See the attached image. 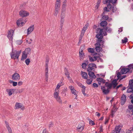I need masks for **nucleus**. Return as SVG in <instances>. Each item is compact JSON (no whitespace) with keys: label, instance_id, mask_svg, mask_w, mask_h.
Here are the masks:
<instances>
[{"label":"nucleus","instance_id":"obj_1","mask_svg":"<svg viewBox=\"0 0 133 133\" xmlns=\"http://www.w3.org/2000/svg\"><path fill=\"white\" fill-rule=\"evenodd\" d=\"M21 52V50H20L19 52L17 51V50L14 51L13 49L12 48V52L10 54V55L11 58L14 59H18Z\"/></svg>","mask_w":133,"mask_h":133},{"label":"nucleus","instance_id":"obj_2","mask_svg":"<svg viewBox=\"0 0 133 133\" xmlns=\"http://www.w3.org/2000/svg\"><path fill=\"white\" fill-rule=\"evenodd\" d=\"M129 85L130 87L127 90V92L130 93L132 92L133 94V79L129 81Z\"/></svg>","mask_w":133,"mask_h":133},{"label":"nucleus","instance_id":"obj_3","mask_svg":"<svg viewBox=\"0 0 133 133\" xmlns=\"http://www.w3.org/2000/svg\"><path fill=\"white\" fill-rule=\"evenodd\" d=\"M88 68L87 69V70L88 71H91L94 70V68L93 67H95L96 68H97L96 65L93 63L89 64L88 65Z\"/></svg>","mask_w":133,"mask_h":133},{"label":"nucleus","instance_id":"obj_4","mask_svg":"<svg viewBox=\"0 0 133 133\" xmlns=\"http://www.w3.org/2000/svg\"><path fill=\"white\" fill-rule=\"evenodd\" d=\"M20 78L19 75L16 72H15L12 76V79L15 81L19 80Z\"/></svg>","mask_w":133,"mask_h":133},{"label":"nucleus","instance_id":"obj_5","mask_svg":"<svg viewBox=\"0 0 133 133\" xmlns=\"http://www.w3.org/2000/svg\"><path fill=\"white\" fill-rule=\"evenodd\" d=\"M15 109L21 108L23 110L25 109V107L24 105H23L22 104L18 103H16L15 105Z\"/></svg>","mask_w":133,"mask_h":133},{"label":"nucleus","instance_id":"obj_6","mask_svg":"<svg viewBox=\"0 0 133 133\" xmlns=\"http://www.w3.org/2000/svg\"><path fill=\"white\" fill-rule=\"evenodd\" d=\"M23 18H22L19 19L17 21L16 23L17 25L19 26H22L24 25L26 21L25 22H22Z\"/></svg>","mask_w":133,"mask_h":133},{"label":"nucleus","instance_id":"obj_7","mask_svg":"<svg viewBox=\"0 0 133 133\" xmlns=\"http://www.w3.org/2000/svg\"><path fill=\"white\" fill-rule=\"evenodd\" d=\"M19 14L20 16L23 17L28 16L29 14L26 11L22 10L20 11Z\"/></svg>","mask_w":133,"mask_h":133},{"label":"nucleus","instance_id":"obj_8","mask_svg":"<svg viewBox=\"0 0 133 133\" xmlns=\"http://www.w3.org/2000/svg\"><path fill=\"white\" fill-rule=\"evenodd\" d=\"M14 32V31L12 30H11L9 31L8 35V37L10 40L12 41V36Z\"/></svg>","mask_w":133,"mask_h":133},{"label":"nucleus","instance_id":"obj_9","mask_svg":"<svg viewBox=\"0 0 133 133\" xmlns=\"http://www.w3.org/2000/svg\"><path fill=\"white\" fill-rule=\"evenodd\" d=\"M84 125L81 124H78L77 127V130L79 132H81L83 131L84 128Z\"/></svg>","mask_w":133,"mask_h":133},{"label":"nucleus","instance_id":"obj_10","mask_svg":"<svg viewBox=\"0 0 133 133\" xmlns=\"http://www.w3.org/2000/svg\"><path fill=\"white\" fill-rule=\"evenodd\" d=\"M16 89H6V91L8 92L9 96H10L12 95L13 94L15 93Z\"/></svg>","mask_w":133,"mask_h":133},{"label":"nucleus","instance_id":"obj_11","mask_svg":"<svg viewBox=\"0 0 133 133\" xmlns=\"http://www.w3.org/2000/svg\"><path fill=\"white\" fill-rule=\"evenodd\" d=\"M130 71L129 69L128 68H124L122 69L121 72L122 74H126Z\"/></svg>","mask_w":133,"mask_h":133},{"label":"nucleus","instance_id":"obj_12","mask_svg":"<svg viewBox=\"0 0 133 133\" xmlns=\"http://www.w3.org/2000/svg\"><path fill=\"white\" fill-rule=\"evenodd\" d=\"M101 89L102 90L103 92L105 94H107L109 93L110 91L109 89L107 88V89H105V86H101Z\"/></svg>","mask_w":133,"mask_h":133},{"label":"nucleus","instance_id":"obj_13","mask_svg":"<svg viewBox=\"0 0 133 133\" xmlns=\"http://www.w3.org/2000/svg\"><path fill=\"white\" fill-rule=\"evenodd\" d=\"M64 71L65 75L67 77L68 79H70L71 78L70 76V73L68 72V69L66 68H65Z\"/></svg>","mask_w":133,"mask_h":133},{"label":"nucleus","instance_id":"obj_14","mask_svg":"<svg viewBox=\"0 0 133 133\" xmlns=\"http://www.w3.org/2000/svg\"><path fill=\"white\" fill-rule=\"evenodd\" d=\"M5 123L6 127L8 130V133L12 132L11 128L10 127L8 122L6 121H5Z\"/></svg>","mask_w":133,"mask_h":133},{"label":"nucleus","instance_id":"obj_15","mask_svg":"<svg viewBox=\"0 0 133 133\" xmlns=\"http://www.w3.org/2000/svg\"><path fill=\"white\" fill-rule=\"evenodd\" d=\"M64 17H61V21L60 24V27L59 29L61 30L62 29V27L63 25V23L64 21Z\"/></svg>","mask_w":133,"mask_h":133},{"label":"nucleus","instance_id":"obj_16","mask_svg":"<svg viewBox=\"0 0 133 133\" xmlns=\"http://www.w3.org/2000/svg\"><path fill=\"white\" fill-rule=\"evenodd\" d=\"M34 29V25L31 26L27 30V35H29L33 30Z\"/></svg>","mask_w":133,"mask_h":133},{"label":"nucleus","instance_id":"obj_17","mask_svg":"<svg viewBox=\"0 0 133 133\" xmlns=\"http://www.w3.org/2000/svg\"><path fill=\"white\" fill-rule=\"evenodd\" d=\"M88 75L91 78H95L96 77V76L95 75L94 72L92 71H88Z\"/></svg>","mask_w":133,"mask_h":133},{"label":"nucleus","instance_id":"obj_18","mask_svg":"<svg viewBox=\"0 0 133 133\" xmlns=\"http://www.w3.org/2000/svg\"><path fill=\"white\" fill-rule=\"evenodd\" d=\"M84 62L85 63H83L82 65V68L84 69H86V66L89 63L88 60L85 61Z\"/></svg>","mask_w":133,"mask_h":133},{"label":"nucleus","instance_id":"obj_19","mask_svg":"<svg viewBox=\"0 0 133 133\" xmlns=\"http://www.w3.org/2000/svg\"><path fill=\"white\" fill-rule=\"evenodd\" d=\"M81 72L83 78L84 79H87L88 77V75L87 73L82 71H81Z\"/></svg>","mask_w":133,"mask_h":133},{"label":"nucleus","instance_id":"obj_20","mask_svg":"<svg viewBox=\"0 0 133 133\" xmlns=\"http://www.w3.org/2000/svg\"><path fill=\"white\" fill-rule=\"evenodd\" d=\"M103 29L104 31H106L108 33H111L112 31V29L109 27H108V26L104 27Z\"/></svg>","mask_w":133,"mask_h":133},{"label":"nucleus","instance_id":"obj_21","mask_svg":"<svg viewBox=\"0 0 133 133\" xmlns=\"http://www.w3.org/2000/svg\"><path fill=\"white\" fill-rule=\"evenodd\" d=\"M107 24L108 23L106 21H102L100 23V25L101 26L105 27L107 26Z\"/></svg>","mask_w":133,"mask_h":133},{"label":"nucleus","instance_id":"obj_22","mask_svg":"<svg viewBox=\"0 0 133 133\" xmlns=\"http://www.w3.org/2000/svg\"><path fill=\"white\" fill-rule=\"evenodd\" d=\"M96 37L97 38V41L99 42V43H101L102 41V39L103 38V36H97V35H96Z\"/></svg>","mask_w":133,"mask_h":133},{"label":"nucleus","instance_id":"obj_23","mask_svg":"<svg viewBox=\"0 0 133 133\" xmlns=\"http://www.w3.org/2000/svg\"><path fill=\"white\" fill-rule=\"evenodd\" d=\"M105 85L107 87V88L110 89H111L112 86L111 83H110L108 82H105Z\"/></svg>","mask_w":133,"mask_h":133},{"label":"nucleus","instance_id":"obj_24","mask_svg":"<svg viewBox=\"0 0 133 133\" xmlns=\"http://www.w3.org/2000/svg\"><path fill=\"white\" fill-rule=\"evenodd\" d=\"M121 129V127L120 125L116 126L115 129V131L116 133H119Z\"/></svg>","mask_w":133,"mask_h":133},{"label":"nucleus","instance_id":"obj_25","mask_svg":"<svg viewBox=\"0 0 133 133\" xmlns=\"http://www.w3.org/2000/svg\"><path fill=\"white\" fill-rule=\"evenodd\" d=\"M28 55L27 54H25V53L23 51L21 60L23 61L24 59H26Z\"/></svg>","mask_w":133,"mask_h":133},{"label":"nucleus","instance_id":"obj_26","mask_svg":"<svg viewBox=\"0 0 133 133\" xmlns=\"http://www.w3.org/2000/svg\"><path fill=\"white\" fill-rule=\"evenodd\" d=\"M66 8H62L61 14L60 17H65V12L66 10Z\"/></svg>","mask_w":133,"mask_h":133},{"label":"nucleus","instance_id":"obj_27","mask_svg":"<svg viewBox=\"0 0 133 133\" xmlns=\"http://www.w3.org/2000/svg\"><path fill=\"white\" fill-rule=\"evenodd\" d=\"M31 49L29 48H28L26 49L24 51H23L26 54L28 55H29L31 53Z\"/></svg>","mask_w":133,"mask_h":133},{"label":"nucleus","instance_id":"obj_28","mask_svg":"<svg viewBox=\"0 0 133 133\" xmlns=\"http://www.w3.org/2000/svg\"><path fill=\"white\" fill-rule=\"evenodd\" d=\"M109 17L108 15H104L103 16L101 20L103 21H107L109 19Z\"/></svg>","mask_w":133,"mask_h":133},{"label":"nucleus","instance_id":"obj_29","mask_svg":"<svg viewBox=\"0 0 133 133\" xmlns=\"http://www.w3.org/2000/svg\"><path fill=\"white\" fill-rule=\"evenodd\" d=\"M60 6V3H58V2H56L55 6V9L59 10Z\"/></svg>","mask_w":133,"mask_h":133},{"label":"nucleus","instance_id":"obj_30","mask_svg":"<svg viewBox=\"0 0 133 133\" xmlns=\"http://www.w3.org/2000/svg\"><path fill=\"white\" fill-rule=\"evenodd\" d=\"M115 105L114 106V108L112 109L111 112V115L112 116H113L114 113L117 110V109L116 108H115Z\"/></svg>","mask_w":133,"mask_h":133},{"label":"nucleus","instance_id":"obj_31","mask_svg":"<svg viewBox=\"0 0 133 133\" xmlns=\"http://www.w3.org/2000/svg\"><path fill=\"white\" fill-rule=\"evenodd\" d=\"M93 58L94 59V61H96L97 59L98 58L101 60V62H102L103 61V60L99 56H94Z\"/></svg>","mask_w":133,"mask_h":133},{"label":"nucleus","instance_id":"obj_32","mask_svg":"<svg viewBox=\"0 0 133 133\" xmlns=\"http://www.w3.org/2000/svg\"><path fill=\"white\" fill-rule=\"evenodd\" d=\"M92 79H87L86 81V82L88 85L90 84L92 82Z\"/></svg>","mask_w":133,"mask_h":133},{"label":"nucleus","instance_id":"obj_33","mask_svg":"<svg viewBox=\"0 0 133 133\" xmlns=\"http://www.w3.org/2000/svg\"><path fill=\"white\" fill-rule=\"evenodd\" d=\"M83 48L81 49V50H80L79 52V56L80 58H81V57H83V56H84V53L83 52Z\"/></svg>","mask_w":133,"mask_h":133},{"label":"nucleus","instance_id":"obj_34","mask_svg":"<svg viewBox=\"0 0 133 133\" xmlns=\"http://www.w3.org/2000/svg\"><path fill=\"white\" fill-rule=\"evenodd\" d=\"M95 49L96 51L98 52H100L102 50V48L99 46H96Z\"/></svg>","mask_w":133,"mask_h":133},{"label":"nucleus","instance_id":"obj_35","mask_svg":"<svg viewBox=\"0 0 133 133\" xmlns=\"http://www.w3.org/2000/svg\"><path fill=\"white\" fill-rule=\"evenodd\" d=\"M118 80V79H117L113 80L111 83L112 86V85H117L118 83L117 82V81Z\"/></svg>","mask_w":133,"mask_h":133},{"label":"nucleus","instance_id":"obj_36","mask_svg":"<svg viewBox=\"0 0 133 133\" xmlns=\"http://www.w3.org/2000/svg\"><path fill=\"white\" fill-rule=\"evenodd\" d=\"M58 91H55V92L54 93V96L56 99H57L58 98ZM59 98V97L58 98Z\"/></svg>","mask_w":133,"mask_h":133},{"label":"nucleus","instance_id":"obj_37","mask_svg":"<svg viewBox=\"0 0 133 133\" xmlns=\"http://www.w3.org/2000/svg\"><path fill=\"white\" fill-rule=\"evenodd\" d=\"M61 83L62 84L61 85L60 83H58V85H57V86L56 88V89H55V91H58V89L59 88V87L61 86L62 85H63L64 84L63 83H62V82H61Z\"/></svg>","mask_w":133,"mask_h":133},{"label":"nucleus","instance_id":"obj_38","mask_svg":"<svg viewBox=\"0 0 133 133\" xmlns=\"http://www.w3.org/2000/svg\"><path fill=\"white\" fill-rule=\"evenodd\" d=\"M71 92L72 94H73L75 95L76 96L75 97V99H77V95L76 94V92H77V91H76V90L74 89V90L71 91Z\"/></svg>","mask_w":133,"mask_h":133},{"label":"nucleus","instance_id":"obj_39","mask_svg":"<svg viewBox=\"0 0 133 133\" xmlns=\"http://www.w3.org/2000/svg\"><path fill=\"white\" fill-rule=\"evenodd\" d=\"M103 29H101L99 31V34H97V36H103L102 35V33L103 32Z\"/></svg>","mask_w":133,"mask_h":133},{"label":"nucleus","instance_id":"obj_40","mask_svg":"<svg viewBox=\"0 0 133 133\" xmlns=\"http://www.w3.org/2000/svg\"><path fill=\"white\" fill-rule=\"evenodd\" d=\"M111 3H108V4L107 5V7L109 10H110V11L111 10V8L112 7V6L111 4H110Z\"/></svg>","mask_w":133,"mask_h":133},{"label":"nucleus","instance_id":"obj_41","mask_svg":"<svg viewBox=\"0 0 133 133\" xmlns=\"http://www.w3.org/2000/svg\"><path fill=\"white\" fill-rule=\"evenodd\" d=\"M121 72H118V73L117 74V79H119L121 78Z\"/></svg>","mask_w":133,"mask_h":133},{"label":"nucleus","instance_id":"obj_42","mask_svg":"<svg viewBox=\"0 0 133 133\" xmlns=\"http://www.w3.org/2000/svg\"><path fill=\"white\" fill-rule=\"evenodd\" d=\"M88 51L89 52L92 53H94V49L91 48L88 49Z\"/></svg>","mask_w":133,"mask_h":133},{"label":"nucleus","instance_id":"obj_43","mask_svg":"<svg viewBox=\"0 0 133 133\" xmlns=\"http://www.w3.org/2000/svg\"><path fill=\"white\" fill-rule=\"evenodd\" d=\"M26 64L27 65H29V63L30 62V59L29 58L27 59L25 61V62Z\"/></svg>","mask_w":133,"mask_h":133},{"label":"nucleus","instance_id":"obj_44","mask_svg":"<svg viewBox=\"0 0 133 133\" xmlns=\"http://www.w3.org/2000/svg\"><path fill=\"white\" fill-rule=\"evenodd\" d=\"M128 39L127 37H125L124 38V40L122 39V43H126L128 42Z\"/></svg>","mask_w":133,"mask_h":133},{"label":"nucleus","instance_id":"obj_45","mask_svg":"<svg viewBox=\"0 0 133 133\" xmlns=\"http://www.w3.org/2000/svg\"><path fill=\"white\" fill-rule=\"evenodd\" d=\"M59 10L55 9L54 15L55 16H57V15L58 14V13Z\"/></svg>","mask_w":133,"mask_h":133},{"label":"nucleus","instance_id":"obj_46","mask_svg":"<svg viewBox=\"0 0 133 133\" xmlns=\"http://www.w3.org/2000/svg\"><path fill=\"white\" fill-rule=\"evenodd\" d=\"M77 84L78 85L81 87L83 88H85V87L81 83H77Z\"/></svg>","mask_w":133,"mask_h":133},{"label":"nucleus","instance_id":"obj_47","mask_svg":"<svg viewBox=\"0 0 133 133\" xmlns=\"http://www.w3.org/2000/svg\"><path fill=\"white\" fill-rule=\"evenodd\" d=\"M24 89H20L19 90H16V91H16V93H22L23 92V91Z\"/></svg>","mask_w":133,"mask_h":133},{"label":"nucleus","instance_id":"obj_48","mask_svg":"<svg viewBox=\"0 0 133 133\" xmlns=\"http://www.w3.org/2000/svg\"><path fill=\"white\" fill-rule=\"evenodd\" d=\"M117 10V9L116 7H115L114 5L112 6V11L113 12H115Z\"/></svg>","mask_w":133,"mask_h":133},{"label":"nucleus","instance_id":"obj_49","mask_svg":"<svg viewBox=\"0 0 133 133\" xmlns=\"http://www.w3.org/2000/svg\"><path fill=\"white\" fill-rule=\"evenodd\" d=\"M126 96L124 94H123L122 96L121 100H126Z\"/></svg>","mask_w":133,"mask_h":133},{"label":"nucleus","instance_id":"obj_50","mask_svg":"<svg viewBox=\"0 0 133 133\" xmlns=\"http://www.w3.org/2000/svg\"><path fill=\"white\" fill-rule=\"evenodd\" d=\"M83 89H82V92L84 95V96H86L87 95L85 93V88Z\"/></svg>","mask_w":133,"mask_h":133},{"label":"nucleus","instance_id":"obj_51","mask_svg":"<svg viewBox=\"0 0 133 133\" xmlns=\"http://www.w3.org/2000/svg\"><path fill=\"white\" fill-rule=\"evenodd\" d=\"M111 0H103L104 4H106L108 2V3H111Z\"/></svg>","mask_w":133,"mask_h":133},{"label":"nucleus","instance_id":"obj_52","mask_svg":"<svg viewBox=\"0 0 133 133\" xmlns=\"http://www.w3.org/2000/svg\"><path fill=\"white\" fill-rule=\"evenodd\" d=\"M45 80L46 81H47L48 79V73H45Z\"/></svg>","mask_w":133,"mask_h":133},{"label":"nucleus","instance_id":"obj_53","mask_svg":"<svg viewBox=\"0 0 133 133\" xmlns=\"http://www.w3.org/2000/svg\"><path fill=\"white\" fill-rule=\"evenodd\" d=\"M107 7H105L103 8V10L104 11V12H108L110 11V10L108 9Z\"/></svg>","mask_w":133,"mask_h":133},{"label":"nucleus","instance_id":"obj_54","mask_svg":"<svg viewBox=\"0 0 133 133\" xmlns=\"http://www.w3.org/2000/svg\"><path fill=\"white\" fill-rule=\"evenodd\" d=\"M103 78L100 77L98 78H97L96 80L98 82H102V80H103Z\"/></svg>","mask_w":133,"mask_h":133},{"label":"nucleus","instance_id":"obj_55","mask_svg":"<svg viewBox=\"0 0 133 133\" xmlns=\"http://www.w3.org/2000/svg\"><path fill=\"white\" fill-rule=\"evenodd\" d=\"M89 60L90 62H93L94 61H94V59L93 57H92L90 56H89Z\"/></svg>","mask_w":133,"mask_h":133},{"label":"nucleus","instance_id":"obj_56","mask_svg":"<svg viewBox=\"0 0 133 133\" xmlns=\"http://www.w3.org/2000/svg\"><path fill=\"white\" fill-rule=\"evenodd\" d=\"M98 86V84L96 83H94L92 84V87L94 88L97 87Z\"/></svg>","mask_w":133,"mask_h":133},{"label":"nucleus","instance_id":"obj_57","mask_svg":"<svg viewBox=\"0 0 133 133\" xmlns=\"http://www.w3.org/2000/svg\"><path fill=\"white\" fill-rule=\"evenodd\" d=\"M117 0H111V3L112 4L114 5L116 3Z\"/></svg>","mask_w":133,"mask_h":133},{"label":"nucleus","instance_id":"obj_58","mask_svg":"<svg viewBox=\"0 0 133 133\" xmlns=\"http://www.w3.org/2000/svg\"><path fill=\"white\" fill-rule=\"evenodd\" d=\"M128 109H130L133 110V107L132 105H130L128 106Z\"/></svg>","mask_w":133,"mask_h":133},{"label":"nucleus","instance_id":"obj_59","mask_svg":"<svg viewBox=\"0 0 133 133\" xmlns=\"http://www.w3.org/2000/svg\"><path fill=\"white\" fill-rule=\"evenodd\" d=\"M89 124L90 125H93L95 124V123L94 121L91 120L89 121Z\"/></svg>","mask_w":133,"mask_h":133},{"label":"nucleus","instance_id":"obj_60","mask_svg":"<svg viewBox=\"0 0 133 133\" xmlns=\"http://www.w3.org/2000/svg\"><path fill=\"white\" fill-rule=\"evenodd\" d=\"M126 76V75H123L121 76L120 79H119V81H120L121 80L125 78Z\"/></svg>","mask_w":133,"mask_h":133},{"label":"nucleus","instance_id":"obj_61","mask_svg":"<svg viewBox=\"0 0 133 133\" xmlns=\"http://www.w3.org/2000/svg\"><path fill=\"white\" fill-rule=\"evenodd\" d=\"M53 125H54V124L52 122H50L49 124V128L51 127H53Z\"/></svg>","mask_w":133,"mask_h":133},{"label":"nucleus","instance_id":"obj_62","mask_svg":"<svg viewBox=\"0 0 133 133\" xmlns=\"http://www.w3.org/2000/svg\"><path fill=\"white\" fill-rule=\"evenodd\" d=\"M17 83L16 82L14 81L13 83H12V85L14 87L16 86H17Z\"/></svg>","mask_w":133,"mask_h":133},{"label":"nucleus","instance_id":"obj_63","mask_svg":"<svg viewBox=\"0 0 133 133\" xmlns=\"http://www.w3.org/2000/svg\"><path fill=\"white\" fill-rule=\"evenodd\" d=\"M69 88L71 90V91L74 89V87L72 86H69Z\"/></svg>","mask_w":133,"mask_h":133},{"label":"nucleus","instance_id":"obj_64","mask_svg":"<svg viewBox=\"0 0 133 133\" xmlns=\"http://www.w3.org/2000/svg\"><path fill=\"white\" fill-rule=\"evenodd\" d=\"M83 35H80L79 36V40L80 41H81L82 39V38L83 37Z\"/></svg>","mask_w":133,"mask_h":133}]
</instances>
